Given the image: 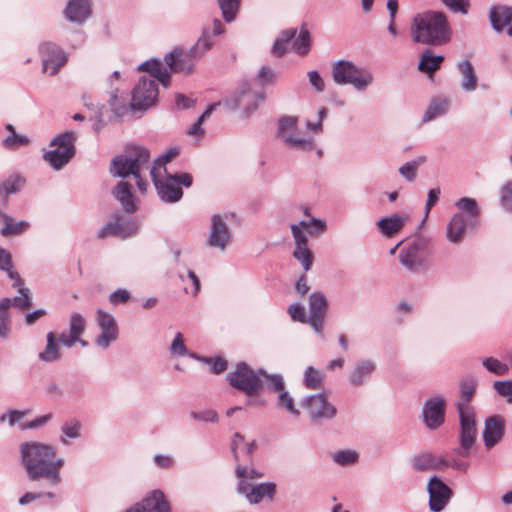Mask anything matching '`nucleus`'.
<instances>
[{
    "mask_svg": "<svg viewBox=\"0 0 512 512\" xmlns=\"http://www.w3.org/2000/svg\"><path fill=\"white\" fill-rule=\"evenodd\" d=\"M458 70L462 76L461 88L465 92H473L477 88L478 78L473 64L470 60H463L457 65Z\"/></svg>",
    "mask_w": 512,
    "mask_h": 512,
    "instance_id": "37",
    "label": "nucleus"
},
{
    "mask_svg": "<svg viewBox=\"0 0 512 512\" xmlns=\"http://www.w3.org/2000/svg\"><path fill=\"white\" fill-rule=\"evenodd\" d=\"M459 416V425H460V448L456 449V452L462 457L469 456V450L473 447L476 437H477V429H476V419L475 412H457Z\"/></svg>",
    "mask_w": 512,
    "mask_h": 512,
    "instance_id": "19",
    "label": "nucleus"
},
{
    "mask_svg": "<svg viewBox=\"0 0 512 512\" xmlns=\"http://www.w3.org/2000/svg\"><path fill=\"white\" fill-rule=\"evenodd\" d=\"M458 212L454 213L446 226V238L452 244H461L468 230L478 226L480 208L477 201L470 197H461L455 202Z\"/></svg>",
    "mask_w": 512,
    "mask_h": 512,
    "instance_id": "6",
    "label": "nucleus"
},
{
    "mask_svg": "<svg viewBox=\"0 0 512 512\" xmlns=\"http://www.w3.org/2000/svg\"><path fill=\"white\" fill-rule=\"evenodd\" d=\"M276 137L287 150L298 154L315 151L318 157L322 156V150L316 146L315 139L304 136L299 130L296 116H284L278 120Z\"/></svg>",
    "mask_w": 512,
    "mask_h": 512,
    "instance_id": "7",
    "label": "nucleus"
},
{
    "mask_svg": "<svg viewBox=\"0 0 512 512\" xmlns=\"http://www.w3.org/2000/svg\"><path fill=\"white\" fill-rule=\"evenodd\" d=\"M39 55L42 61V72L54 76L68 60L67 54L53 42H43L39 45Z\"/></svg>",
    "mask_w": 512,
    "mask_h": 512,
    "instance_id": "17",
    "label": "nucleus"
},
{
    "mask_svg": "<svg viewBox=\"0 0 512 512\" xmlns=\"http://www.w3.org/2000/svg\"><path fill=\"white\" fill-rule=\"evenodd\" d=\"M213 44V40L210 39V28H204L197 42L189 50L174 49L165 55L164 63L158 59H151L141 63L137 69L148 72L164 87H168L172 72L191 73L196 62L212 48Z\"/></svg>",
    "mask_w": 512,
    "mask_h": 512,
    "instance_id": "1",
    "label": "nucleus"
},
{
    "mask_svg": "<svg viewBox=\"0 0 512 512\" xmlns=\"http://www.w3.org/2000/svg\"><path fill=\"white\" fill-rule=\"evenodd\" d=\"M311 46L310 33L306 28L300 30L299 35L293 41V50L299 55H306Z\"/></svg>",
    "mask_w": 512,
    "mask_h": 512,
    "instance_id": "47",
    "label": "nucleus"
},
{
    "mask_svg": "<svg viewBox=\"0 0 512 512\" xmlns=\"http://www.w3.org/2000/svg\"><path fill=\"white\" fill-rule=\"evenodd\" d=\"M407 220L408 217L405 215L391 214L380 218L376 222V227L383 236L391 238L403 229Z\"/></svg>",
    "mask_w": 512,
    "mask_h": 512,
    "instance_id": "33",
    "label": "nucleus"
},
{
    "mask_svg": "<svg viewBox=\"0 0 512 512\" xmlns=\"http://www.w3.org/2000/svg\"><path fill=\"white\" fill-rule=\"evenodd\" d=\"M262 369L254 370L247 363L240 362L227 374L228 383L247 396H257L261 391Z\"/></svg>",
    "mask_w": 512,
    "mask_h": 512,
    "instance_id": "11",
    "label": "nucleus"
},
{
    "mask_svg": "<svg viewBox=\"0 0 512 512\" xmlns=\"http://www.w3.org/2000/svg\"><path fill=\"white\" fill-rule=\"evenodd\" d=\"M138 224L136 220L130 215H124L116 213L113 220L106 223L98 231V238L104 239L110 236H116L120 238H128L138 231Z\"/></svg>",
    "mask_w": 512,
    "mask_h": 512,
    "instance_id": "15",
    "label": "nucleus"
},
{
    "mask_svg": "<svg viewBox=\"0 0 512 512\" xmlns=\"http://www.w3.org/2000/svg\"><path fill=\"white\" fill-rule=\"evenodd\" d=\"M447 400L441 394L426 399L422 406L421 419L430 430H436L445 422Z\"/></svg>",
    "mask_w": 512,
    "mask_h": 512,
    "instance_id": "14",
    "label": "nucleus"
},
{
    "mask_svg": "<svg viewBox=\"0 0 512 512\" xmlns=\"http://www.w3.org/2000/svg\"><path fill=\"white\" fill-rule=\"evenodd\" d=\"M0 217L4 222V226L1 229V234L3 236L20 234L26 231L29 227V223L25 220L14 222L11 216L4 213H0Z\"/></svg>",
    "mask_w": 512,
    "mask_h": 512,
    "instance_id": "42",
    "label": "nucleus"
},
{
    "mask_svg": "<svg viewBox=\"0 0 512 512\" xmlns=\"http://www.w3.org/2000/svg\"><path fill=\"white\" fill-rule=\"evenodd\" d=\"M426 161L427 157L425 155L418 156L400 166L398 172L408 182H414L417 177L418 168Z\"/></svg>",
    "mask_w": 512,
    "mask_h": 512,
    "instance_id": "43",
    "label": "nucleus"
},
{
    "mask_svg": "<svg viewBox=\"0 0 512 512\" xmlns=\"http://www.w3.org/2000/svg\"><path fill=\"white\" fill-rule=\"evenodd\" d=\"M263 100L264 95L252 91L250 84L245 81L229 99L224 101V104L233 110L243 109L244 115L250 116L257 110L259 102Z\"/></svg>",
    "mask_w": 512,
    "mask_h": 512,
    "instance_id": "13",
    "label": "nucleus"
},
{
    "mask_svg": "<svg viewBox=\"0 0 512 512\" xmlns=\"http://www.w3.org/2000/svg\"><path fill=\"white\" fill-rule=\"evenodd\" d=\"M91 14V0H68L63 10L64 18L77 25L84 24Z\"/></svg>",
    "mask_w": 512,
    "mask_h": 512,
    "instance_id": "26",
    "label": "nucleus"
},
{
    "mask_svg": "<svg viewBox=\"0 0 512 512\" xmlns=\"http://www.w3.org/2000/svg\"><path fill=\"white\" fill-rule=\"evenodd\" d=\"M235 475L238 479V482H241L242 480L249 482L248 480L262 478L264 473L255 469L253 466H245L237 462L235 467Z\"/></svg>",
    "mask_w": 512,
    "mask_h": 512,
    "instance_id": "48",
    "label": "nucleus"
},
{
    "mask_svg": "<svg viewBox=\"0 0 512 512\" xmlns=\"http://www.w3.org/2000/svg\"><path fill=\"white\" fill-rule=\"evenodd\" d=\"M278 77V72L269 66H262L255 76V81L261 86L273 84Z\"/></svg>",
    "mask_w": 512,
    "mask_h": 512,
    "instance_id": "55",
    "label": "nucleus"
},
{
    "mask_svg": "<svg viewBox=\"0 0 512 512\" xmlns=\"http://www.w3.org/2000/svg\"><path fill=\"white\" fill-rule=\"evenodd\" d=\"M287 312L293 321H297V322H300L303 324L310 325V318L306 314L305 308L302 304H300V303L291 304L288 307Z\"/></svg>",
    "mask_w": 512,
    "mask_h": 512,
    "instance_id": "59",
    "label": "nucleus"
},
{
    "mask_svg": "<svg viewBox=\"0 0 512 512\" xmlns=\"http://www.w3.org/2000/svg\"><path fill=\"white\" fill-rule=\"evenodd\" d=\"M323 381L322 374L312 366L306 368L304 372L303 384L308 389H318Z\"/></svg>",
    "mask_w": 512,
    "mask_h": 512,
    "instance_id": "50",
    "label": "nucleus"
},
{
    "mask_svg": "<svg viewBox=\"0 0 512 512\" xmlns=\"http://www.w3.org/2000/svg\"><path fill=\"white\" fill-rule=\"evenodd\" d=\"M444 61L443 55H435L431 49H425L419 57L418 69L428 75L437 71Z\"/></svg>",
    "mask_w": 512,
    "mask_h": 512,
    "instance_id": "39",
    "label": "nucleus"
},
{
    "mask_svg": "<svg viewBox=\"0 0 512 512\" xmlns=\"http://www.w3.org/2000/svg\"><path fill=\"white\" fill-rule=\"evenodd\" d=\"M449 110V101L445 97H434L431 99L421 122L428 123L444 116Z\"/></svg>",
    "mask_w": 512,
    "mask_h": 512,
    "instance_id": "38",
    "label": "nucleus"
},
{
    "mask_svg": "<svg viewBox=\"0 0 512 512\" xmlns=\"http://www.w3.org/2000/svg\"><path fill=\"white\" fill-rule=\"evenodd\" d=\"M113 195L120 202L125 212L130 214L137 210L131 192V186L128 182L120 181L114 188Z\"/></svg>",
    "mask_w": 512,
    "mask_h": 512,
    "instance_id": "36",
    "label": "nucleus"
},
{
    "mask_svg": "<svg viewBox=\"0 0 512 512\" xmlns=\"http://www.w3.org/2000/svg\"><path fill=\"white\" fill-rule=\"evenodd\" d=\"M179 154V149L172 147L168 149L165 153L160 155L158 158H156L152 162L151 169L157 168V172L161 173V170H163L165 173H167L165 165L170 162L174 157H176Z\"/></svg>",
    "mask_w": 512,
    "mask_h": 512,
    "instance_id": "56",
    "label": "nucleus"
},
{
    "mask_svg": "<svg viewBox=\"0 0 512 512\" xmlns=\"http://www.w3.org/2000/svg\"><path fill=\"white\" fill-rule=\"evenodd\" d=\"M76 140L77 134L73 131H64L58 134L50 141V146L54 149L44 152L43 160L54 170H61L75 156Z\"/></svg>",
    "mask_w": 512,
    "mask_h": 512,
    "instance_id": "10",
    "label": "nucleus"
},
{
    "mask_svg": "<svg viewBox=\"0 0 512 512\" xmlns=\"http://www.w3.org/2000/svg\"><path fill=\"white\" fill-rule=\"evenodd\" d=\"M232 240L233 234L227 221V215L213 214L210 219L209 233L205 245L224 252L231 245Z\"/></svg>",
    "mask_w": 512,
    "mask_h": 512,
    "instance_id": "12",
    "label": "nucleus"
},
{
    "mask_svg": "<svg viewBox=\"0 0 512 512\" xmlns=\"http://www.w3.org/2000/svg\"><path fill=\"white\" fill-rule=\"evenodd\" d=\"M493 388L502 397L507 399V402L512 403V379L495 381Z\"/></svg>",
    "mask_w": 512,
    "mask_h": 512,
    "instance_id": "62",
    "label": "nucleus"
},
{
    "mask_svg": "<svg viewBox=\"0 0 512 512\" xmlns=\"http://www.w3.org/2000/svg\"><path fill=\"white\" fill-rule=\"evenodd\" d=\"M261 380V390L266 388L269 391L279 393L285 389V382L281 374H269L262 369Z\"/></svg>",
    "mask_w": 512,
    "mask_h": 512,
    "instance_id": "44",
    "label": "nucleus"
},
{
    "mask_svg": "<svg viewBox=\"0 0 512 512\" xmlns=\"http://www.w3.org/2000/svg\"><path fill=\"white\" fill-rule=\"evenodd\" d=\"M411 463L413 469L418 472L441 470L444 457H438L432 453H420L411 459Z\"/></svg>",
    "mask_w": 512,
    "mask_h": 512,
    "instance_id": "34",
    "label": "nucleus"
},
{
    "mask_svg": "<svg viewBox=\"0 0 512 512\" xmlns=\"http://www.w3.org/2000/svg\"><path fill=\"white\" fill-rule=\"evenodd\" d=\"M482 365L491 373L497 376L506 375L509 372V366L493 357H487L482 360Z\"/></svg>",
    "mask_w": 512,
    "mask_h": 512,
    "instance_id": "53",
    "label": "nucleus"
},
{
    "mask_svg": "<svg viewBox=\"0 0 512 512\" xmlns=\"http://www.w3.org/2000/svg\"><path fill=\"white\" fill-rule=\"evenodd\" d=\"M376 362L371 359H361L355 362L348 374V382L353 387L365 385L376 371Z\"/></svg>",
    "mask_w": 512,
    "mask_h": 512,
    "instance_id": "27",
    "label": "nucleus"
},
{
    "mask_svg": "<svg viewBox=\"0 0 512 512\" xmlns=\"http://www.w3.org/2000/svg\"><path fill=\"white\" fill-rule=\"evenodd\" d=\"M237 492L247 499L250 504H258L265 497L272 500L276 493V484L273 482H263L251 485L249 482L242 480L237 484Z\"/></svg>",
    "mask_w": 512,
    "mask_h": 512,
    "instance_id": "22",
    "label": "nucleus"
},
{
    "mask_svg": "<svg viewBox=\"0 0 512 512\" xmlns=\"http://www.w3.org/2000/svg\"><path fill=\"white\" fill-rule=\"evenodd\" d=\"M61 342L59 335L50 331L46 334V346L39 352L38 360L43 363H55L62 359Z\"/></svg>",
    "mask_w": 512,
    "mask_h": 512,
    "instance_id": "32",
    "label": "nucleus"
},
{
    "mask_svg": "<svg viewBox=\"0 0 512 512\" xmlns=\"http://www.w3.org/2000/svg\"><path fill=\"white\" fill-rule=\"evenodd\" d=\"M56 455V447L47 443L32 441L20 445L21 463L27 477L32 481L44 480L50 486L62 482L60 471L65 460Z\"/></svg>",
    "mask_w": 512,
    "mask_h": 512,
    "instance_id": "2",
    "label": "nucleus"
},
{
    "mask_svg": "<svg viewBox=\"0 0 512 512\" xmlns=\"http://www.w3.org/2000/svg\"><path fill=\"white\" fill-rule=\"evenodd\" d=\"M304 226H307L306 220L291 224V233L295 242V248L308 247V239L305 234Z\"/></svg>",
    "mask_w": 512,
    "mask_h": 512,
    "instance_id": "51",
    "label": "nucleus"
},
{
    "mask_svg": "<svg viewBox=\"0 0 512 512\" xmlns=\"http://www.w3.org/2000/svg\"><path fill=\"white\" fill-rule=\"evenodd\" d=\"M150 176L161 201L165 203H176L183 197L182 187L189 188L193 178L189 173L168 174L162 177L157 168L150 169Z\"/></svg>",
    "mask_w": 512,
    "mask_h": 512,
    "instance_id": "8",
    "label": "nucleus"
},
{
    "mask_svg": "<svg viewBox=\"0 0 512 512\" xmlns=\"http://www.w3.org/2000/svg\"><path fill=\"white\" fill-rule=\"evenodd\" d=\"M150 151L140 145H127L121 154L111 161L110 173L115 177L127 178L133 176L138 189L145 193L148 182L144 172L152 167Z\"/></svg>",
    "mask_w": 512,
    "mask_h": 512,
    "instance_id": "3",
    "label": "nucleus"
},
{
    "mask_svg": "<svg viewBox=\"0 0 512 512\" xmlns=\"http://www.w3.org/2000/svg\"><path fill=\"white\" fill-rule=\"evenodd\" d=\"M220 103H213L209 105L206 110L203 112V114L197 119L195 123L192 124V126L187 130V134L191 136H200L204 134V130L202 128V123L207 119L212 112L215 110L217 106H219Z\"/></svg>",
    "mask_w": 512,
    "mask_h": 512,
    "instance_id": "54",
    "label": "nucleus"
},
{
    "mask_svg": "<svg viewBox=\"0 0 512 512\" xmlns=\"http://www.w3.org/2000/svg\"><path fill=\"white\" fill-rule=\"evenodd\" d=\"M24 184L21 177L9 178L0 184V200L6 203L9 194L19 192Z\"/></svg>",
    "mask_w": 512,
    "mask_h": 512,
    "instance_id": "46",
    "label": "nucleus"
},
{
    "mask_svg": "<svg viewBox=\"0 0 512 512\" xmlns=\"http://www.w3.org/2000/svg\"><path fill=\"white\" fill-rule=\"evenodd\" d=\"M293 257L302 264L303 269L306 272L311 269L313 264V254L308 247L295 248L293 251Z\"/></svg>",
    "mask_w": 512,
    "mask_h": 512,
    "instance_id": "60",
    "label": "nucleus"
},
{
    "mask_svg": "<svg viewBox=\"0 0 512 512\" xmlns=\"http://www.w3.org/2000/svg\"><path fill=\"white\" fill-rule=\"evenodd\" d=\"M429 507L433 512H440L447 505L453 493L452 490L437 476H432L427 483Z\"/></svg>",
    "mask_w": 512,
    "mask_h": 512,
    "instance_id": "23",
    "label": "nucleus"
},
{
    "mask_svg": "<svg viewBox=\"0 0 512 512\" xmlns=\"http://www.w3.org/2000/svg\"><path fill=\"white\" fill-rule=\"evenodd\" d=\"M302 404L307 408L311 420H331L337 414L336 407L329 402L324 393H318L306 397Z\"/></svg>",
    "mask_w": 512,
    "mask_h": 512,
    "instance_id": "20",
    "label": "nucleus"
},
{
    "mask_svg": "<svg viewBox=\"0 0 512 512\" xmlns=\"http://www.w3.org/2000/svg\"><path fill=\"white\" fill-rule=\"evenodd\" d=\"M332 79L338 85H351L363 92L374 82L373 73L366 67L357 66L349 60H339L332 67Z\"/></svg>",
    "mask_w": 512,
    "mask_h": 512,
    "instance_id": "9",
    "label": "nucleus"
},
{
    "mask_svg": "<svg viewBox=\"0 0 512 512\" xmlns=\"http://www.w3.org/2000/svg\"><path fill=\"white\" fill-rule=\"evenodd\" d=\"M297 30L295 28H289L282 30L279 36L274 40L271 47V54L275 57H282L287 51V46L295 38Z\"/></svg>",
    "mask_w": 512,
    "mask_h": 512,
    "instance_id": "41",
    "label": "nucleus"
},
{
    "mask_svg": "<svg viewBox=\"0 0 512 512\" xmlns=\"http://www.w3.org/2000/svg\"><path fill=\"white\" fill-rule=\"evenodd\" d=\"M276 404L278 408L285 409L292 415L298 416L300 414L299 410L295 407L293 397L286 389L278 393Z\"/></svg>",
    "mask_w": 512,
    "mask_h": 512,
    "instance_id": "52",
    "label": "nucleus"
},
{
    "mask_svg": "<svg viewBox=\"0 0 512 512\" xmlns=\"http://www.w3.org/2000/svg\"><path fill=\"white\" fill-rule=\"evenodd\" d=\"M60 430L59 441L62 445L67 446L70 444V440H75L82 436V423L76 418H71L63 423Z\"/></svg>",
    "mask_w": 512,
    "mask_h": 512,
    "instance_id": "40",
    "label": "nucleus"
},
{
    "mask_svg": "<svg viewBox=\"0 0 512 512\" xmlns=\"http://www.w3.org/2000/svg\"><path fill=\"white\" fill-rule=\"evenodd\" d=\"M169 352L173 356H186L187 348L184 343L183 335L180 332H177L174 336V339L169 347Z\"/></svg>",
    "mask_w": 512,
    "mask_h": 512,
    "instance_id": "61",
    "label": "nucleus"
},
{
    "mask_svg": "<svg viewBox=\"0 0 512 512\" xmlns=\"http://www.w3.org/2000/svg\"><path fill=\"white\" fill-rule=\"evenodd\" d=\"M158 80L149 74V77L143 76L132 91V98L129 105L121 101L117 95V90L110 96L109 104L113 113L117 117L125 116L129 110L133 112H145L151 108L157 101L159 94Z\"/></svg>",
    "mask_w": 512,
    "mask_h": 512,
    "instance_id": "5",
    "label": "nucleus"
},
{
    "mask_svg": "<svg viewBox=\"0 0 512 512\" xmlns=\"http://www.w3.org/2000/svg\"><path fill=\"white\" fill-rule=\"evenodd\" d=\"M499 202L504 211L512 213V180L501 187Z\"/></svg>",
    "mask_w": 512,
    "mask_h": 512,
    "instance_id": "57",
    "label": "nucleus"
},
{
    "mask_svg": "<svg viewBox=\"0 0 512 512\" xmlns=\"http://www.w3.org/2000/svg\"><path fill=\"white\" fill-rule=\"evenodd\" d=\"M308 306L310 326L317 335H322L329 307L328 300L322 292L317 291L310 294Z\"/></svg>",
    "mask_w": 512,
    "mask_h": 512,
    "instance_id": "21",
    "label": "nucleus"
},
{
    "mask_svg": "<svg viewBox=\"0 0 512 512\" xmlns=\"http://www.w3.org/2000/svg\"><path fill=\"white\" fill-rule=\"evenodd\" d=\"M307 226H304V230L311 236H316L324 233L327 229V225L324 220L319 218H311L309 221H306Z\"/></svg>",
    "mask_w": 512,
    "mask_h": 512,
    "instance_id": "64",
    "label": "nucleus"
},
{
    "mask_svg": "<svg viewBox=\"0 0 512 512\" xmlns=\"http://www.w3.org/2000/svg\"><path fill=\"white\" fill-rule=\"evenodd\" d=\"M0 269L3 271H6L9 278L14 280L13 286L18 288V291L20 293L19 296H24V291L27 292V295L30 294V290L26 287H24L23 280L21 279L18 272L13 270V264L11 255L8 251H6L4 248L0 246Z\"/></svg>",
    "mask_w": 512,
    "mask_h": 512,
    "instance_id": "35",
    "label": "nucleus"
},
{
    "mask_svg": "<svg viewBox=\"0 0 512 512\" xmlns=\"http://www.w3.org/2000/svg\"><path fill=\"white\" fill-rule=\"evenodd\" d=\"M138 512H170V505L160 490L152 491L140 503L134 505Z\"/></svg>",
    "mask_w": 512,
    "mask_h": 512,
    "instance_id": "30",
    "label": "nucleus"
},
{
    "mask_svg": "<svg viewBox=\"0 0 512 512\" xmlns=\"http://www.w3.org/2000/svg\"><path fill=\"white\" fill-rule=\"evenodd\" d=\"M95 320L101 333L95 338V345L102 350L109 348L117 340L119 330L114 316L102 309L96 311Z\"/></svg>",
    "mask_w": 512,
    "mask_h": 512,
    "instance_id": "18",
    "label": "nucleus"
},
{
    "mask_svg": "<svg viewBox=\"0 0 512 512\" xmlns=\"http://www.w3.org/2000/svg\"><path fill=\"white\" fill-rule=\"evenodd\" d=\"M505 433V420L500 415H492L486 418L482 432L483 442L486 449L496 446Z\"/></svg>",
    "mask_w": 512,
    "mask_h": 512,
    "instance_id": "25",
    "label": "nucleus"
},
{
    "mask_svg": "<svg viewBox=\"0 0 512 512\" xmlns=\"http://www.w3.org/2000/svg\"><path fill=\"white\" fill-rule=\"evenodd\" d=\"M488 18L492 29L501 33L512 23V7L507 5H493L489 9Z\"/></svg>",
    "mask_w": 512,
    "mask_h": 512,
    "instance_id": "31",
    "label": "nucleus"
},
{
    "mask_svg": "<svg viewBox=\"0 0 512 512\" xmlns=\"http://www.w3.org/2000/svg\"><path fill=\"white\" fill-rule=\"evenodd\" d=\"M359 454L355 450H339L332 455L333 461L340 466H350L358 461Z\"/></svg>",
    "mask_w": 512,
    "mask_h": 512,
    "instance_id": "49",
    "label": "nucleus"
},
{
    "mask_svg": "<svg viewBox=\"0 0 512 512\" xmlns=\"http://www.w3.org/2000/svg\"><path fill=\"white\" fill-rule=\"evenodd\" d=\"M222 18L226 23L233 22L240 8V0H217Z\"/></svg>",
    "mask_w": 512,
    "mask_h": 512,
    "instance_id": "45",
    "label": "nucleus"
},
{
    "mask_svg": "<svg viewBox=\"0 0 512 512\" xmlns=\"http://www.w3.org/2000/svg\"><path fill=\"white\" fill-rule=\"evenodd\" d=\"M477 380L474 377H466L460 381V399L456 403L457 412H475L470 404L475 395Z\"/></svg>",
    "mask_w": 512,
    "mask_h": 512,
    "instance_id": "29",
    "label": "nucleus"
},
{
    "mask_svg": "<svg viewBox=\"0 0 512 512\" xmlns=\"http://www.w3.org/2000/svg\"><path fill=\"white\" fill-rule=\"evenodd\" d=\"M411 34L416 43L443 46L451 41L453 31L445 13L426 11L414 16Z\"/></svg>",
    "mask_w": 512,
    "mask_h": 512,
    "instance_id": "4",
    "label": "nucleus"
},
{
    "mask_svg": "<svg viewBox=\"0 0 512 512\" xmlns=\"http://www.w3.org/2000/svg\"><path fill=\"white\" fill-rule=\"evenodd\" d=\"M429 240L418 236L413 239L399 254L400 263L409 271L417 272L424 265V252Z\"/></svg>",
    "mask_w": 512,
    "mask_h": 512,
    "instance_id": "16",
    "label": "nucleus"
},
{
    "mask_svg": "<svg viewBox=\"0 0 512 512\" xmlns=\"http://www.w3.org/2000/svg\"><path fill=\"white\" fill-rule=\"evenodd\" d=\"M29 143V138L25 135L20 134H9L6 138L3 139L2 145L8 150H17L22 146H25Z\"/></svg>",
    "mask_w": 512,
    "mask_h": 512,
    "instance_id": "58",
    "label": "nucleus"
},
{
    "mask_svg": "<svg viewBox=\"0 0 512 512\" xmlns=\"http://www.w3.org/2000/svg\"><path fill=\"white\" fill-rule=\"evenodd\" d=\"M450 11L466 15L469 10V0H440Z\"/></svg>",
    "mask_w": 512,
    "mask_h": 512,
    "instance_id": "63",
    "label": "nucleus"
},
{
    "mask_svg": "<svg viewBox=\"0 0 512 512\" xmlns=\"http://www.w3.org/2000/svg\"><path fill=\"white\" fill-rule=\"evenodd\" d=\"M86 320L78 312H74L70 316L69 332H62L59 334V340L64 347L71 348L78 341L85 331Z\"/></svg>",
    "mask_w": 512,
    "mask_h": 512,
    "instance_id": "28",
    "label": "nucleus"
},
{
    "mask_svg": "<svg viewBox=\"0 0 512 512\" xmlns=\"http://www.w3.org/2000/svg\"><path fill=\"white\" fill-rule=\"evenodd\" d=\"M32 305L31 295L16 296L13 298H2L0 300V338L5 337L9 333V309L11 306L26 310Z\"/></svg>",
    "mask_w": 512,
    "mask_h": 512,
    "instance_id": "24",
    "label": "nucleus"
}]
</instances>
